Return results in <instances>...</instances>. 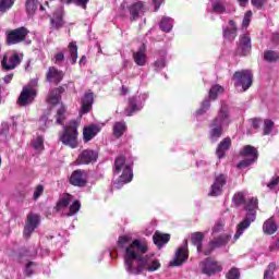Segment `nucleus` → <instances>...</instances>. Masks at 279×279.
<instances>
[{
	"label": "nucleus",
	"instance_id": "14",
	"mask_svg": "<svg viewBox=\"0 0 279 279\" xmlns=\"http://www.w3.org/2000/svg\"><path fill=\"white\" fill-rule=\"evenodd\" d=\"M228 182V177L223 173L216 174L214 179V183L209 187L208 195L209 197H219L221 193H223V186H226Z\"/></svg>",
	"mask_w": 279,
	"mask_h": 279
},
{
	"label": "nucleus",
	"instance_id": "34",
	"mask_svg": "<svg viewBox=\"0 0 279 279\" xmlns=\"http://www.w3.org/2000/svg\"><path fill=\"white\" fill-rule=\"evenodd\" d=\"M192 243H193V245H195L198 254H202V252L204 253V250H203L204 233H202V232L193 233L192 234Z\"/></svg>",
	"mask_w": 279,
	"mask_h": 279
},
{
	"label": "nucleus",
	"instance_id": "53",
	"mask_svg": "<svg viewBox=\"0 0 279 279\" xmlns=\"http://www.w3.org/2000/svg\"><path fill=\"white\" fill-rule=\"evenodd\" d=\"M251 3L257 10H263V7L267 5V3H269V0H251Z\"/></svg>",
	"mask_w": 279,
	"mask_h": 279
},
{
	"label": "nucleus",
	"instance_id": "17",
	"mask_svg": "<svg viewBox=\"0 0 279 279\" xmlns=\"http://www.w3.org/2000/svg\"><path fill=\"white\" fill-rule=\"evenodd\" d=\"M88 182V173L86 170L77 169L74 170L70 177V184L72 186H86Z\"/></svg>",
	"mask_w": 279,
	"mask_h": 279
},
{
	"label": "nucleus",
	"instance_id": "40",
	"mask_svg": "<svg viewBox=\"0 0 279 279\" xmlns=\"http://www.w3.org/2000/svg\"><path fill=\"white\" fill-rule=\"evenodd\" d=\"M68 49L71 58V64H75V62H77V44L75 41L70 43Z\"/></svg>",
	"mask_w": 279,
	"mask_h": 279
},
{
	"label": "nucleus",
	"instance_id": "56",
	"mask_svg": "<svg viewBox=\"0 0 279 279\" xmlns=\"http://www.w3.org/2000/svg\"><path fill=\"white\" fill-rule=\"evenodd\" d=\"M53 62L54 64H60L61 62H64V52H57L53 56Z\"/></svg>",
	"mask_w": 279,
	"mask_h": 279
},
{
	"label": "nucleus",
	"instance_id": "25",
	"mask_svg": "<svg viewBox=\"0 0 279 279\" xmlns=\"http://www.w3.org/2000/svg\"><path fill=\"white\" fill-rule=\"evenodd\" d=\"M238 48L242 56H248L250 51H252V38L250 37V34L240 36Z\"/></svg>",
	"mask_w": 279,
	"mask_h": 279
},
{
	"label": "nucleus",
	"instance_id": "24",
	"mask_svg": "<svg viewBox=\"0 0 279 279\" xmlns=\"http://www.w3.org/2000/svg\"><path fill=\"white\" fill-rule=\"evenodd\" d=\"M133 60L137 66H145L147 64V47L145 44L133 52Z\"/></svg>",
	"mask_w": 279,
	"mask_h": 279
},
{
	"label": "nucleus",
	"instance_id": "4",
	"mask_svg": "<svg viewBox=\"0 0 279 279\" xmlns=\"http://www.w3.org/2000/svg\"><path fill=\"white\" fill-rule=\"evenodd\" d=\"M246 210V216L242 222L238 225V229L235 234L233 235V240L231 241L232 244L236 243L238 239L243 236V233L250 226H252L253 221H256V210H258V198L252 197L250 198L244 207Z\"/></svg>",
	"mask_w": 279,
	"mask_h": 279
},
{
	"label": "nucleus",
	"instance_id": "1",
	"mask_svg": "<svg viewBox=\"0 0 279 279\" xmlns=\"http://www.w3.org/2000/svg\"><path fill=\"white\" fill-rule=\"evenodd\" d=\"M118 247L123 252L124 269L129 276H141L143 266L141 254H147L149 246L145 239H136L134 234L126 233L119 236Z\"/></svg>",
	"mask_w": 279,
	"mask_h": 279
},
{
	"label": "nucleus",
	"instance_id": "19",
	"mask_svg": "<svg viewBox=\"0 0 279 279\" xmlns=\"http://www.w3.org/2000/svg\"><path fill=\"white\" fill-rule=\"evenodd\" d=\"M147 12V8L145 7V2L137 1L129 7V13L131 16V21H136L141 19Z\"/></svg>",
	"mask_w": 279,
	"mask_h": 279
},
{
	"label": "nucleus",
	"instance_id": "23",
	"mask_svg": "<svg viewBox=\"0 0 279 279\" xmlns=\"http://www.w3.org/2000/svg\"><path fill=\"white\" fill-rule=\"evenodd\" d=\"M207 12L208 14H223L226 12V0H209Z\"/></svg>",
	"mask_w": 279,
	"mask_h": 279
},
{
	"label": "nucleus",
	"instance_id": "33",
	"mask_svg": "<svg viewBox=\"0 0 279 279\" xmlns=\"http://www.w3.org/2000/svg\"><path fill=\"white\" fill-rule=\"evenodd\" d=\"M50 25L52 29H60L64 25V20L62 19V9H58L52 19L50 20Z\"/></svg>",
	"mask_w": 279,
	"mask_h": 279
},
{
	"label": "nucleus",
	"instance_id": "60",
	"mask_svg": "<svg viewBox=\"0 0 279 279\" xmlns=\"http://www.w3.org/2000/svg\"><path fill=\"white\" fill-rule=\"evenodd\" d=\"M223 231V223L217 222L213 228V234H219V232Z\"/></svg>",
	"mask_w": 279,
	"mask_h": 279
},
{
	"label": "nucleus",
	"instance_id": "2",
	"mask_svg": "<svg viewBox=\"0 0 279 279\" xmlns=\"http://www.w3.org/2000/svg\"><path fill=\"white\" fill-rule=\"evenodd\" d=\"M232 123V116L230 114V107L222 102L216 118L209 124V138L213 143H217L223 135V130L230 128Z\"/></svg>",
	"mask_w": 279,
	"mask_h": 279
},
{
	"label": "nucleus",
	"instance_id": "28",
	"mask_svg": "<svg viewBox=\"0 0 279 279\" xmlns=\"http://www.w3.org/2000/svg\"><path fill=\"white\" fill-rule=\"evenodd\" d=\"M98 132H101V129L96 124L85 126L84 130H83V141H84V143H88V142L93 141V138H95V136H97Z\"/></svg>",
	"mask_w": 279,
	"mask_h": 279
},
{
	"label": "nucleus",
	"instance_id": "55",
	"mask_svg": "<svg viewBox=\"0 0 279 279\" xmlns=\"http://www.w3.org/2000/svg\"><path fill=\"white\" fill-rule=\"evenodd\" d=\"M88 1L90 0H72V3L76 4L77 8H82V10H86Z\"/></svg>",
	"mask_w": 279,
	"mask_h": 279
},
{
	"label": "nucleus",
	"instance_id": "44",
	"mask_svg": "<svg viewBox=\"0 0 279 279\" xmlns=\"http://www.w3.org/2000/svg\"><path fill=\"white\" fill-rule=\"evenodd\" d=\"M66 112V107L64 106H61L58 111H57V114H56V123L57 125H62V123H64V114Z\"/></svg>",
	"mask_w": 279,
	"mask_h": 279
},
{
	"label": "nucleus",
	"instance_id": "49",
	"mask_svg": "<svg viewBox=\"0 0 279 279\" xmlns=\"http://www.w3.org/2000/svg\"><path fill=\"white\" fill-rule=\"evenodd\" d=\"M264 135L268 136L269 134H271L272 130H274V121L266 119L264 121Z\"/></svg>",
	"mask_w": 279,
	"mask_h": 279
},
{
	"label": "nucleus",
	"instance_id": "64",
	"mask_svg": "<svg viewBox=\"0 0 279 279\" xmlns=\"http://www.w3.org/2000/svg\"><path fill=\"white\" fill-rule=\"evenodd\" d=\"M253 128H255V130L260 128V121L258 119H253Z\"/></svg>",
	"mask_w": 279,
	"mask_h": 279
},
{
	"label": "nucleus",
	"instance_id": "47",
	"mask_svg": "<svg viewBox=\"0 0 279 279\" xmlns=\"http://www.w3.org/2000/svg\"><path fill=\"white\" fill-rule=\"evenodd\" d=\"M33 147L36 149V151H43V149H45V140L43 136H38L33 141Z\"/></svg>",
	"mask_w": 279,
	"mask_h": 279
},
{
	"label": "nucleus",
	"instance_id": "27",
	"mask_svg": "<svg viewBox=\"0 0 279 279\" xmlns=\"http://www.w3.org/2000/svg\"><path fill=\"white\" fill-rule=\"evenodd\" d=\"M153 241L158 250H162V247H165V245H167L169 241H171V235L167 233H161L160 231H156L153 235Z\"/></svg>",
	"mask_w": 279,
	"mask_h": 279
},
{
	"label": "nucleus",
	"instance_id": "38",
	"mask_svg": "<svg viewBox=\"0 0 279 279\" xmlns=\"http://www.w3.org/2000/svg\"><path fill=\"white\" fill-rule=\"evenodd\" d=\"M159 27H160L161 32L169 34V32H171V29H173V19L162 17L159 23Z\"/></svg>",
	"mask_w": 279,
	"mask_h": 279
},
{
	"label": "nucleus",
	"instance_id": "45",
	"mask_svg": "<svg viewBox=\"0 0 279 279\" xmlns=\"http://www.w3.org/2000/svg\"><path fill=\"white\" fill-rule=\"evenodd\" d=\"M223 93V87L221 85H214L209 89V99H217L218 95H221Z\"/></svg>",
	"mask_w": 279,
	"mask_h": 279
},
{
	"label": "nucleus",
	"instance_id": "42",
	"mask_svg": "<svg viewBox=\"0 0 279 279\" xmlns=\"http://www.w3.org/2000/svg\"><path fill=\"white\" fill-rule=\"evenodd\" d=\"M264 60L266 62H277L279 60V53L274 50H266L264 52Z\"/></svg>",
	"mask_w": 279,
	"mask_h": 279
},
{
	"label": "nucleus",
	"instance_id": "9",
	"mask_svg": "<svg viewBox=\"0 0 279 279\" xmlns=\"http://www.w3.org/2000/svg\"><path fill=\"white\" fill-rule=\"evenodd\" d=\"M149 95L147 94H137L129 98V107L125 109L124 114L126 117H132L136 112H141L145 108V101H147Z\"/></svg>",
	"mask_w": 279,
	"mask_h": 279
},
{
	"label": "nucleus",
	"instance_id": "61",
	"mask_svg": "<svg viewBox=\"0 0 279 279\" xmlns=\"http://www.w3.org/2000/svg\"><path fill=\"white\" fill-rule=\"evenodd\" d=\"M34 265H36L34 262H31V263L26 264V267H25L26 276H33L34 275V270L32 269V267H34Z\"/></svg>",
	"mask_w": 279,
	"mask_h": 279
},
{
	"label": "nucleus",
	"instance_id": "3",
	"mask_svg": "<svg viewBox=\"0 0 279 279\" xmlns=\"http://www.w3.org/2000/svg\"><path fill=\"white\" fill-rule=\"evenodd\" d=\"M121 175L119 177L118 181L113 182L112 189L119 190L123 189L125 184H130L134 179V171L132 170V163L125 161V157L120 156L116 158L114 166H113V175Z\"/></svg>",
	"mask_w": 279,
	"mask_h": 279
},
{
	"label": "nucleus",
	"instance_id": "57",
	"mask_svg": "<svg viewBox=\"0 0 279 279\" xmlns=\"http://www.w3.org/2000/svg\"><path fill=\"white\" fill-rule=\"evenodd\" d=\"M279 183V177H272L270 182L267 183V187L274 191V187Z\"/></svg>",
	"mask_w": 279,
	"mask_h": 279
},
{
	"label": "nucleus",
	"instance_id": "32",
	"mask_svg": "<svg viewBox=\"0 0 279 279\" xmlns=\"http://www.w3.org/2000/svg\"><path fill=\"white\" fill-rule=\"evenodd\" d=\"M73 202V195L69 193H64L59 197V201L56 205V210L60 211L63 208H69V204Z\"/></svg>",
	"mask_w": 279,
	"mask_h": 279
},
{
	"label": "nucleus",
	"instance_id": "52",
	"mask_svg": "<svg viewBox=\"0 0 279 279\" xmlns=\"http://www.w3.org/2000/svg\"><path fill=\"white\" fill-rule=\"evenodd\" d=\"M233 202L236 204V206H241V204L245 203V194H243V192H238L233 196Z\"/></svg>",
	"mask_w": 279,
	"mask_h": 279
},
{
	"label": "nucleus",
	"instance_id": "8",
	"mask_svg": "<svg viewBox=\"0 0 279 279\" xmlns=\"http://www.w3.org/2000/svg\"><path fill=\"white\" fill-rule=\"evenodd\" d=\"M240 156L244 158L238 163V169H247L250 165H254L258 160V150L252 145H246L240 150Z\"/></svg>",
	"mask_w": 279,
	"mask_h": 279
},
{
	"label": "nucleus",
	"instance_id": "22",
	"mask_svg": "<svg viewBox=\"0 0 279 279\" xmlns=\"http://www.w3.org/2000/svg\"><path fill=\"white\" fill-rule=\"evenodd\" d=\"M46 80L50 84H60L64 80V72L58 70L56 66H50L46 74Z\"/></svg>",
	"mask_w": 279,
	"mask_h": 279
},
{
	"label": "nucleus",
	"instance_id": "48",
	"mask_svg": "<svg viewBox=\"0 0 279 279\" xmlns=\"http://www.w3.org/2000/svg\"><path fill=\"white\" fill-rule=\"evenodd\" d=\"M9 134H10V124L8 122H3L1 124V130H0V141H4V138H8Z\"/></svg>",
	"mask_w": 279,
	"mask_h": 279
},
{
	"label": "nucleus",
	"instance_id": "12",
	"mask_svg": "<svg viewBox=\"0 0 279 279\" xmlns=\"http://www.w3.org/2000/svg\"><path fill=\"white\" fill-rule=\"evenodd\" d=\"M199 269L205 276H215V274L223 271V267H221V264L210 257H207L199 263Z\"/></svg>",
	"mask_w": 279,
	"mask_h": 279
},
{
	"label": "nucleus",
	"instance_id": "54",
	"mask_svg": "<svg viewBox=\"0 0 279 279\" xmlns=\"http://www.w3.org/2000/svg\"><path fill=\"white\" fill-rule=\"evenodd\" d=\"M43 193H45V187L43 185H37V187L35 189V192L33 194V198L35 201L38 199V197H40V195H43Z\"/></svg>",
	"mask_w": 279,
	"mask_h": 279
},
{
	"label": "nucleus",
	"instance_id": "43",
	"mask_svg": "<svg viewBox=\"0 0 279 279\" xmlns=\"http://www.w3.org/2000/svg\"><path fill=\"white\" fill-rule=\"evenodd\" d=\"M80 208H82V204L80 201H74L69 208V213L66 214V217H73V215H77L80 213Z\"/></svg>",
	"mask_w": 279,
	"mask_h": 279
},
{
	"label": "nucleus",
	"instance_id": "11",
	"mask_svg": "<svg viewBox=\"0 0 279 279\" xmlns=\"http://www.w3.org/2000/svg\"><path fill=\"white\" fill-rule=\"evenodd\" d=\"M231 239H232V235H230L228 233H223L217 238H214L209 242L208 246L206 248H204V251H203L204 255L210 256V254H213L214 250L226 247L228 245V243H230Z\"/></svg>",
	"mask_w": 279,
	"mask_h": 279
},
{
	"label": "nucleus",
	"instance_id": "20",
	"mask_svg": "<svg viewBox=\"0 0 279 279\" xmlns=\"http://www.w3.org/2000/svg\"><path fill=\"white\" fill-rule=\"evenodd\" d=\"M97 151L85 149L78 155L76 162L77 165H90V162H97Z\"/></svg>",
	"mask_w": 279,
	"mask_h": 279
},
{
	"label": "nucleus",
	"instance_id": "46",
	"mask_svg": "<svg viewBox=\"0 0 279 279\" xmlns=\"http://www.w3.org/2000/svg\"><path fill=\"white\" fill-rule=\"evenodd\" d=\"M15 0H0V12L4 13L8 10H11L12 5H14Z\"/></svg>",
	"mask_w": 279,
	"mask_h": 279
},
{
	"label": "nucleus",
	"instance_id": "36",
	"mask_svg": "<svg viewBox=\"0 0 279 279\" xmlns=\"http://www.w3.org/2000/svg\"><path fill=\"white\" fill-rule=\"evenodd\" d=\"M278 230V225L274 221V218H269L263 225V231L265 234H275Z\"/></svg>",
	"mask_w": 279,
	"mask_h": 279
},
{
	"label": "nucleus",
	"instance_id": "6",
	"mask_svg": "<svg viewBox=\"0 0 279 279\" xmlns=\"http://www.w3.org/2000/svg\"><path fill=\"white\" fill-rule=\"evenodd\" d=\"M232 80L238 90L245 93V90H248L252 87L254 74H252V71L250 70H241L234 72Z\"/></svg>",
	"mask_w": 279,
	"mask_h": 279
},
{
	"label": "nucleus",
	"instance_id": "59",
	"mask_svg": "<svg viewBox=\"0 0 279 279\" xmlns=\"http://www.w3.org/2000/svg\"><path fill=\"white\" fill-rule=\"evenodd\" d=\"M274 271H276V263H270L264 276H274Z\"/></svg>",
	"mask_w": 279,
	"mask_h": 279
},
{
	"label": "nucleus",
	"instance_id": "30",
	"mask_svg": "<svg viewBox=\"0 0 279 279\" xmlns=\"http://www.w3.org/2000/svg\"><path fill=\"white\" fill-rule=\"evenodd\" d=\"M62 93H64V88L59 87L50 90L47 101L50 104V106H57V104H60V99H62Z\"/></svg>",
	"mask_w": 279,
	"mask_h": 279
},
{
	"label": "nucleus",
	"instance_id": "50",
	"mask_svg": "<svg viewBox=\"0 0 279 279\" xmlns=\"http://www.w3.org/2000/svg\"><path fill=\"white\" fill-rule=\"evenodd\" d=\"M252 22V11H247L244 14L243 21H242V28L247 29L250 27V23Z\"/></svg>",
	"mask_w": 279,
	"mask_h": 279
},
{
	"label": "nucleus",
	"instance_id": "26",
	"mask_svg": "<svg viewBox=\"0 0 279 279\" xmlns=\"http://www.w3.org/2000/svg\"><path fill=\"white\" fill-rule=\"evenodd\" d=\"M167 66V50H159L153 63L154 71L160 73Z\"/></svg>",
	"mask_w": 279,
	"mask_h": 279
},
{
	"label": "nucleus",
	"instance_id": "29",
	"mask_svg": "<svg viewBox=\"0 0 279 279\" xmlns=\"http://www.w3.org/2000/svg\"><path fill=\"white\" fill-rule=\"evenodd\" d=\"M93 93H86L82 98V107L80 114H88V112H90V109L93 108Z\"/></svg>",
	"mask_w": 279,
	"mask_h": 279
},
{
	"label": "nucleus",
	"instance_id": "31",
	"mask_svg": "<svg viewBox=\"0 0 279 279\" xmlns=\"http://www.w3.org/2000/svg\"><path fill=\"white\" fill-rule=\"evenodd\" d=\"M232 145V140H230V137H226L223 138L217 149H216V155L219 159L223 158V156H226V151H228L230 149V146Z\"/></svg>",
	"mask_w": 279,
	"mask_h": 279
},
{
	"label": "nucleus",
	"instance_id": "13",
	"mask_svg": "<svg viewBox=\"0 0 279 279\" xmlns=\"http://www.w3.org/2000/svg\"><path fill=\"white\" fill-rule=\"evenodd\" d=\"M23 62V53H7L1 61L2 71H14Z\"/></svg>",
	"mask_w": 279,
	"mask_h": 279
},
{
	"label": "nucleus",
	"instance_id": "5",
	"mask_svg": "<svg viewBox=\"0 0 279 279\" xmlns=\"http://www.w3.org/2000/svg\"><path fill=\"white\" fill-rule=\"evenodd\" d=\"M77 121L72 120L64 126L63 133L60 135V141L63 145L76 149L77 147Z\"/></svg>",
	"mask_w": 279,
	"mask_h": 279
},
{
	"label": "nucleus",
	"instance_id": "16",
	"mask_svg": "<svg viewBox=\"0 0 279 279\" xmlns=\"http://www.w3.org/2000/svg\"><path fill=\"white\" fill-rule=\"evenodd\" d=\"M29 31L25 27L15 28L7 34V44L8 45H19V43H23Z\"/></svg>",
	"mask_w": 279,
	"mask_h": 279
},
{
	"label": "nucleus",
	"instance_id": "58",
	"mask_svg": "<svg viewBox=\"0 0 279 279\" xmlns=\"http://www.w3.org/2000/svg\"><path fill=\"white\" fill-rule=\"evenodd\" d=\"M274 271H276V263H270L264 276H274Z\"/></svg>",
	"mask_w": 279,
	"mask_h": 279
},
{
	"label": "nucleus",
	"instance_id": "21",
	"mask_svg": "<svg viewBox=\"0 0 279 279\" xmlns=\"http://www.w3.org/2000/svg\"><path fill=\"white\" fill-rule=\"evenodd\" d=\"M236 32H239V28L233 20H230L228 25L222 26V36L229 43H232L236 38Z\"/></svg>",
	"mask_w": 279,
	"mask_h": 279
},
{
	"label": "nucleus",
	"instance_id": "15",
	"mask_svg": "<svg viewBox=\"0 0 279 279\" xmlns=\"http://www.w3.org/2000/svg\"><path fill=\"white\" fill-rule=\"evenodd\" d=\"M189 260V241L184 240L183 244L177 250L173 262H170L171 267H180Z\"/></svg>",
	"mask_w": 279,
	"mask_h": 279
},
{
	"label": "nucleus",
	"instance_id": "10",
	"mask_svg": "<svg viewBox=\"0 0 279 279\" xmlns=\"http://www.w3.org/2000/svg\"><path fill=\"white\" fill-rule=\"evenodd\" d=\"M140 263L143 271L154 272L161 267L160 260L154 254H140Z\"/></svg>",
	"mask_w": 279,
	"mask_h": 279
},
{
	"label": "nucleus",
	"instance_id": "39",
	"mask_svg": "<svg viewBox=\"0 0 279 279\" xmlns=\"http://www.w3.org/2000/svg\"><path fill=\"white\" fill-rule=\"evenodd\" d=\"M51 123H53V118L51 117V112L45 113L40 119H39V128L40 130H47Z\"/></svg>",
	"mask_w": 279,
	"mask_h": 279
},
{
	"label": "nucleus",
	"instance_id": "62",
	"mask_svg": "<svg viewBox=\"0 0 279 279\" xmlns=\"http://www.w3.org/2000/svg\"><path fill=\"white\" fill-rule=\"evenodd\" d=\"M155 5V12H158L160 10V5H162L165 0H151Z\"/></svg>",
	"mask_w": 279,
	"mask_h": 279
},
{
	"label": "nucleus",
	"instance_id": "37",
	"mask_svg": "<svg viewBox=\"0 0 279 279\" xmlns=\"http://www.w3.org/2000/svg\"><path fill=\"white\" fill-rule=\"evenodd\" d=\"M39 5H40V1L38 0H26L25 1L26 14H28V16H34Z\"/></svg>",
	"mask_w": 279,
	"mask_h": 279
},
{
	"label": "nucleus",
	"instance_id": "63",
	"mask_svg": "<svg viewBox=\"0 0 279 279\" xmlns=\"http://www.w3.org/2000/svg\"><path fill=\"white\" fill-rule=\"evenodd\" d=\"M13 78H14V74L10 73V74H7L2 80L4 84H10V82H12Z\"/></svg>",
	"mask_w": 279,
	"mask_h": 279
},
{
	"label": "nucleus",
	"instance_id": "35",
	"mask_svg": "<svg viewBox=\"0 0 279 279\" xmlns=\"http://www.w3.org/2000/svg\"><path fill=\"white\" fill-rule=\"evenodd\" d=\"M113 136L116 138H121L123 134H125V131L128 130V125L125 124V121H118L113 124Z\"/></svg>",
	"mask_w": 279,
	"mask_h": 279
},
{
	"label": "nucleus",
	"instance_id": "41",
	"mask_svg": "<svg viewBox=\"0 0 279 279\" xmlns=\"http://www.w3.org/2000/svg\"><path fill=\"white\" fill-rule=\"evenodd\" d=\"M210 110V99L206 98L201 104V108L196 110L195 117H203V114H206Z\"/></svg>",
	"mask_w": 279,
	"mask_h": 279
},
{
	"label": "nucleus",
	"instance_id": "7",
	"mask_svg": "<svg viewBox=\"0 0 279 279\" xmlns=\"http://www.w3.org/2000/svg\"><path fill=\"white\" fill-rule=\"evenodd\" d=\"M36 84H38V81L34 80L31 82V84L23 87L20 97L17 98L19 106L25 107L29 106V104H34L36 95H38V92L35 87Z\"/></svg>",
	"mask_w": 279,
	"mask_h": 279
},
{
	"label": "nucleus",
	"instance_id": "51",
	"mask_svg": "<svg viewBox=\"0 0 279 279\" xmlns=\"http://www.w3.org/2000/svg\"><path fill=\"white\" fill-rule=\"evenodd\" d=\"M227 279H240L241 278V272L239 271L238 268H231L226 276Z\"/></svg>",
	"mask_w": 279,
	"mask_h": 279
},
{
	"label": "nucleus",
	"instance_id": "18",
	"mask_svg": "<svg viewBox=\"0 0 279 279\" xmlns=\"http://www.w3.org/2000/svg\"><path fill=\"white\" fill-rule=\"evenodd\" d=\"M40 223V216L36 214H29L27 216V221L24 227V236L25 239H29L32 236V233L34 230L38 228V225Z\"/></svg>",
	"mask_w": 279,
	"mask_h": 279
}]
</instances>
